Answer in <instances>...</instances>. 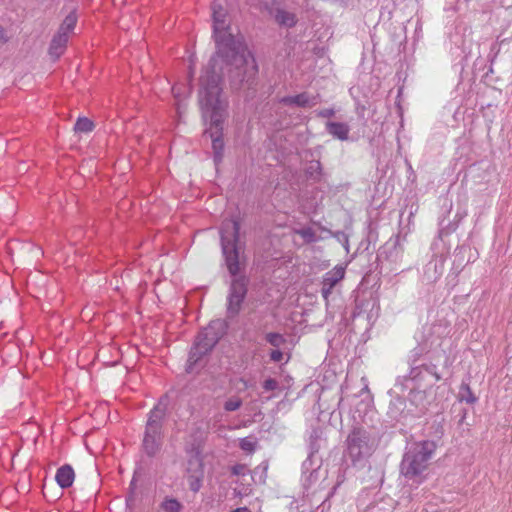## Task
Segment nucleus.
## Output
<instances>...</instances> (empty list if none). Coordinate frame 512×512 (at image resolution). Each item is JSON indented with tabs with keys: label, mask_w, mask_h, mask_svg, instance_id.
<instances>
[{
	"label": "nucleus",
	"mask_w": 512,
	"mask_h": 512,
	"mask_svg": "<svg viewBox=\"0 0 512 512\" xmlns=\"http://www.w3.org/2000/svg\"><path fill=\"white\" fill-rule=\"evenodd\" d=\"M213 33L217 51L203 70L209 76L214 73L221 78L222 64L227 63L237 68L251 64L257 70L255 60L241 38H236L227 24V11L219 4L212 5Z\"/></svg>",
	"instance_id": "1"
},
{
	"label": "nucleus",
	"mask_w": 512,
	"mask_h": 512,
	"mask_svg": "<svg viewBox=\"0 0 512 512\" xmlns=\"http://www.w3.org/2000/svg\"><path fill=\"white\" fill-rule=\"evenodd\" d=\"M221 78L215 73L209 76L208 71L200 77L199 104L204 118L210 119L208 130L212 139V146L217 156L221 155L224 147L222 138V124L227 108L226 100L221 98Z\"/></svg>",
	"instance_id": "2"
},
{
	"label": "nucleus",
	"mask_w": 512,
	"mask_h": 512,
	"mask_svg": "<svg viewBox=\"0 0 512 512\" xmlns=\"http://www.w3.org/2000/svg\"><path fill=\"white\" fill-rule=\"evenodd\" d=\"M437 449V444L431 440H424L414 444V446L405 453L401 465V474L407 478L420 476L429 467V462L433 458Z\"/></svg>",
	"instance_id": "3"
},
{
	"label": "nucleus",
	"mask_w": 512,
	"mask_h": 512,
	"mask_svg": "<svg viewBox=\"0 0 512 512\" xmlns=\"http://www.w3.org/2000/svg\"><path fill=\"white\" fill-rule=\"evenodd\" d=\"M240 224L237 220H225L221 228L222 252L227 268L232 275L240 271V247H239Z\"/></svg>",
	"instance_id": "4"
},
{
	"label": "nucleus",
	"mask_w": 512,
	"mask_h": 512,
	"mask_svg": "<svg viewBox=\"0 0 512 512\" xmlns=\"http://www.w3.org/2000/svg\"><path fill=\"white\" fill-rule=\"evenodd\" d=\"M223 325L220 321H212L197 336L190 351L189 364H195L203 355L207 354L216 345L221 337Z\"/></svg>",
	"instance_id": "5"
},
{
	"label": "nucleus",
	"mask_w": 512,
	"mask_h": 512,
	"mask_svg": "<svg viewBox=\"0 0 512 512\" xmlns=\"http://www.w3.org/2000/svg\"><path fill=\"white\" fill-rule=\"evenodd\" d=\"M163 410L159 407H155L151 412L147 421L146 432L143 439V447L145 452L153 456L155 455L161 446V424L160 420L163 417Z\"/></svg>",
	"instance_id": "6"
},
{
	"label": "nucleus",
	"mask_w": 512,
	"mask_h": 512,
	"mask_svg": "<svg viewBox=\"0 0 512 512\" xmlns=\"http://www.w3.org/2000/svg\"><path fill=\"white\" fill-rule=\"evenodd\" d=\"M204 479V464L202 459L195 455L191 457L187 465V481L188 486L194 493L198 492Z\"/></svg>",
	"instance_id": "7"
},
{
	"label": "nucleus",
	"mask_w": 512,
	"mask_h": 512,
	"mask_svg": "<svg viewBox=\"0 0 512 512\" xmlns=\"http://www.w3.org/2000/svg\"><path fill=\"white\" fill-rule=\"evenodd\" d=\"M368 446V433L363 428H354L347 437V449L351 457L359 459Z\"/></svg>",
	"instance_id": "8"
},
{
	"label": "nucleus",
	"mask_w": 512,
	"mask_h": 512,
	"mask_svg": "<svg viewBox=\"0 0 512 512\" xmlns=\"http://www.w3.org/2000/svg\"><path fill=\"white\" fill-rule=\"evenodd\" d=\"M246 295V284L244 279H236L232 282L229 296L228 310L237 314Z\"/></svg>",
	"instance_id": "9"
},
{
	"label": "nucleus",
	"mask_w": 512,
	"mask_h": 512,
	"mask_svg": "<svg viewBox=\"0 0 512 512\" xmlns=\"http://www.w3.org/2000/svg\"><path fill=\"white\" fill-rule=\"evenodd\" d=\"M344 276L345 267L342 265H336L324 275L322 282V296L325 300L328 299L333 288L344 278Z\"/></svg>",
	"instance_id": "10"
},
{
	"label": "nucleus",
	"mask_w": 512,
	"mask_h": 512,
	"mask_svg": "<svg viewBox=\"0 0 512 512\" xmlns=\"http://www.w3.org/2000/svg\"><path fill=\"white\" fill-rule=\"evenodd\" d=\"M281 102L286 105H296L298 107L308 108L316 105V97L311 96L307 92H303L294 96L284 97Z\"/></svg>",
	"instance_id": "11"
},
{
	"label": "nucleus",
	"mask_w": 512,
	"mask_h": 512,
	"mask_svg": "<svg viewBox=\"0 0 512 512\" xmlns=\"http://www.w3.org/2000/svg\"><path fill=\"white\" fill-rule=\"evenodd\" d=\"M75 479V472L70 465H63L58 468L55 480L61 488H68L72 486Z\"/></svg>",
	"instance_id": "12"
},
{
	"label": "nucleus",
	"mask_w": 512,
	"mask_h": 512,
	"mask_svg": "<svg viewBox=\"0 0 512 512\" xmlns=\"http://www.w3.org/2000/svg\"><path fill=\"white\" fill-rule=\"evenodd\" d=\"M68 42V36L64 32H57L50 45V54L59 57Z\"/></svg>",
	"instance_id": "13"
},
{
	"label": "nucleus",
	"mask_w": 512,
	"mask_h": 512,
	"mask_svg": "<svg viewBox=\"0 0 512 512\" xmlns=\"http://www.w3.org/2000/svg\"><path fill=\"white\" fill-rule=\"evenodd\" d=\"M328 132L339 140H347L349 128L344 123L329 122L327 123Z\"/></svg>",
	"instance_id": "14"
},
{
	"label": "nucleus",
	"mask_w": 512,
	"mask_h": 512,
	"mask_svg": "<svg viewBox=\"0 0 512 512\" xmlns=\"http://www.w3.org/2000/svg\"><path fill=\"white\" fill-rule=\"evenodd\" d=\"M276 21L283 26L286 27H292L296 24V16L295 14L285 11V10H279L275 16Z\"/></svg>",
	"instance_id": "15"
},
{
	"label": "nucleus",
	"mask_w": 512,
	"mask_h": 512,
	"mask_svg": "<svg viewBox=\"0 0 512 512\" xmlns=\"http://www.w3.org/2000/svg\"><path fill=\"white\" fill-rule=\"evenodd\" d=\"M76 23L77 16L74 12H71L65 17L58 31L64 32L69 37V33L74 30Z\"/></svg>",
	"instance_id": "16"
},
{
	"label": "nucleus",
	"mask_w": 512,
	"mask_h": 512,
	"mask_svg": "<svg viewBox=\"0 0 512 512\" xmlns=\"http://www.w3.org/2000/svg\"><path fill=\"white\" fill-rule=\"evenodd\" d=\"M459 401L466 402L468 404H474L477 401V397L472 392L470 386L466 383L461 384Z\"/></svg>",
	"instance_id": "17"
},
{
	"label": "nucleus",
	"mask_w": 512,
	"mask_h": 512,
	"mask_svg": "<svg viewBox=\"0 0 512 512\" xmlns=\"http://www.w3.org/2000/svg\"><path fill=\"white\" fill-rule=\"evenodd\" d=\"M93 128H94L93 122L86 117L79 118L76 121L75 126H74V130L76 132H83V133L91 132L93 130Z\"/></svg>",
	"instance_id": "18"
},
{
	"label": "nucleus",
	"mask_w": 512,
	"mask_h": 512,
	"mask_svg": "<svg viewBox=\"0 0 512 512\" xmlns=\"http://www.w3.org/2000/svg\"><path fill=\"white\" fill-rule=\"evenodd\" d=\"M239 446L246 453H253L256 450L257 440L254 437H245L240 439Z\"/></svg>",
	"instance_id": "19"
},
{
	"label": "nucleus",
	"mask_w": 512,
	"mask_h": 512,
	"mask_svg": "<svg viewBox=\"0 0 512 512\" xmlns=\"http://www.w3.org/2000/svg\"><path fill=\"white\" fill-rule=\"evenodd\" d=\"M161 506L166 512H180L182 509L181 503L174 498L165 499Z\"/></svg>",
	"instance_id": "20"
},
{
	"label": "nucleus",
	"mask_w": 512,
	"mask_h": 512,
	"mask_svg": "<svg viewBox=\"0 0 512 512\" xmlns=\"http://www.w3.org/2000/svg\"><path fill=\"white\" fill-rule=\"evenodd\" d=\"M294 233L302 237L306 243L315 241L316 234L312 228L296 229Z\"/></svg>",
	"instance_id": "21"
},
{
	"label": "nucleus",
	"mask_w": 512,
	"mask_h": 512,
	"mask_svg": "<svg viewBox=\"0 0 512 512\" xmlns=\"http://www.w3.org/2000/svg\"><path fill=\"white\" fill-rule=\"evenodd\" d=\"M242 405V400L238 396H233L226 400L224 404V409L226 411H236L238 410Z\"/></svg>",
	"instance_id": "22"
},
{
	"label": "nucleus",
	"mask_w": 512,
	"mask_h": 512,
	"mask_svg": "<svg viewBox=\"0 0 512 512\" xmlns=\"http://www.w3.org/2000/svg\"><path fill=\"white\" fill-rule=\"evenodd\" d=\"M265 338L274 347H279L286 342L285 338L279 333H268Z\"/></svg>",
	"instance_id": "23"
},
{
	"label": "nucleus",
	"mask_w": 512,
	"mask_h": 512,
	"mask_svg": "<svg viewBox=\"0 0 512 512\" xmlns=\"http://www.w3.org/2000/svg\"><path fill=\"white\" fill-rule=\"evenodd\" d=\"M277 387H278L277 381L272 378L265 380L263 383V388L266 391H273V390L277 389Z\"/></svg>",
	"instance_id": "24"
},
{
	"label": "nucleus",
	"mask_w": 512,
	"mask_h": 512,
	"mask_svg": "<svg viewBox=\"0 0 512 512\" xmlns=\"http://www.w3.org/2000/svg\"><path fill=\"white\" fill-rule=\"evenodd\" d=\"M246 471V466L244 464H237L232 467V473L234 475H243Z\"/></svg>",
	"instance_id": "25"
},
{
	"label": "nucleus",
	"mask_w": 512,
	"mask_h": 512,
	"mask_svg": "<svg viewBox=\"0 0 512 512\" xmlns=\"http://www.w3.org/2000/svg\"><path fill=\"white\" fill-rule=\"evenodd\" d=\"M270 358L274 362H279L283 359V353L280 350H273L270 353Z\"/></svg>",
	"instance_id": "26"
},
{
	"label": "nucleus",
	"mask_w": 512,
	"mask_h": 512,
	"mask_svg": "<svg viewBox=\"0 0 512 512\" xmlns=\"http://www.w3.org/2000/svg\"><path fill=\"white\" fill-rule=\"evenodd\" d=\"M318 115L323 118H329L334 115V110L333 109H323V110L319 111Z\"/></svg>",
	"instance_id": "27"
},
{
	"label": "nucleus",
	"mask_w": 512,
	"mask_h": 512,
	"mask_svg": "<svg viewBox=\"0 0 512 512\" xmlns=\"http://www.w3.org/2000/svg\"><path fill=\"white\" fill-rule=\"evenodd\" d=\"M231 512H252L248 507H239L233 509Z\"/></svg>",
	"instance_id": "28"
},
{
	"label": "nucleus",
	"mask_w": 512,
	"mask_h": 512,
	"mask_svg": "<svg viewBox=\"0 0 512 512\" xmlns=\"http://www.w3.org/2000/svg\"><path fill=\"white\" fill-rule=\"evenodd\" d=\"M172 92H173V94H174V97L178 100V98H179V96H180V93H179V89H178V87L174 86V87L172 88Z\"/></svg>",
	"instance_id": "29"
},
{
	"label": "nucleus",
	"mask_w": 512,
	"mask_h": 512,
	"mask_svg": "<svg viewBox=\"0 0 512 512\" xmlns=\"http://www.w3.org/2000/svg\"><path fill=\"white\" fill-rule=\"evenodd\" d=\"M5 41L4 30L0 27V42Z\"/></svg>",
	"instance_id": "30"
}]
</instances>
